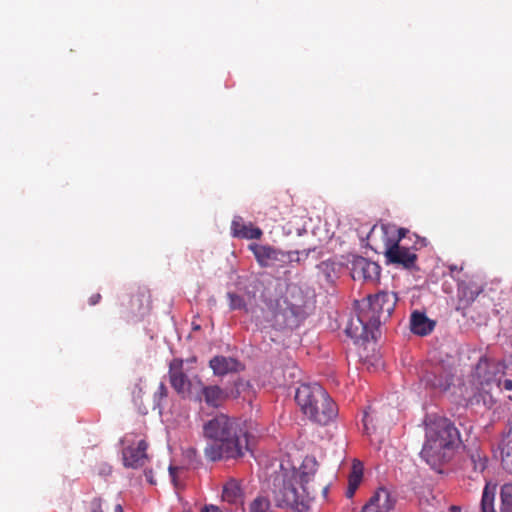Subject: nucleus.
<instances>
[{
	"mask_svg": "<svg viewBox=\"0 0 512 512\" xmlns=\"http://www.w3.org/2000/svg\"><path fill=\"white\" fill-rule=\"evenodd\" d=\"M318 463L313 456H306L296 469L289 461L280 465L271 483V493L277 507L290 508L295 512H308L310 495L316 489L313 480Z\"/></svg>",
	"mask_w": 512,
	"mask_h": 512,
	"instance_id": "obj_1",
	"label": "nucleus"
},
{
	"mask_svg": "<svg viewBox=\"0 0 512 512\" xmlns=\"http://www.w3.org/2000/svg\"><path fill=\"white\" fill-rule=\"evenodd\" d=\"M203 438L207 441L204 456L211 462L243 458L249 451V433L235 417L217 413L203 423Z\"/></svg>",
	"mask_w": 512,
	"mask_h": 512,
	"instance_id": "obj_2",
	"label": "nucleus"
},
{
	"mask_svg": "<svg viewBox=\"0 0 512 512\" xmlns=\"http://www.w3.org/2000/svg\"><path fill=\"white\" fill-rule=\"evenodd\" d=\"M370 247L381 252L388 264L406 270H417V251L428 245L426 238L394 224L374 225L368 233Z\"/></svg>",
	"mask_w": 512,
	"mask_h": 512,
	"instance_id": "obj_3",
	"label": "nucleus"
},
{
	"mask_svg": "<svg viewBox=\"0 0 512 512\" xmlns=\"http://www.w3.org/2000/svg\"><path fill=\"white\" fill-rule=\"evenodd\" d=\"M425 443L421 457L433 469L450 461L460 443V433L445 417L429 415L425 419Z\"/></svg>",
	"mask_w": 512,
	"mask_h": 512,
	"instance_id": "obj_4",
	"label": "nucleus"
},
{
	"mask_svg": "<svg viewBox=\"0 0 512 512\" xmlns=\"http://www.w3.org/2000/svg\"><path fill=\"white\" fill-rule=\"evenodd\" d=\"M295 401L302 413L314 423L327 425L338 415V408L327 391L319 384H301Z\"/></svg>",
	"mask_w": 512,
	"mask_h": 512,
	"instance_id": "obj_5",
	"label": "nucleus"
},
{
	"mask_svg": "<svg viewBox=\"0 0 512 512\" xmlns=\"http://www.w3.org/2000/svg\"><path fill=\"white\" fill-rule=\"evenodd\" d=\"M505 364L502 361L482 356L475 365L469 382L474 389L471 402L477 404L483 403L486 407H491L495 400L493 390L500 388V378L505 372Z\"/></svg>",
	"mask_w": 512,
	"mask_h": 512,
	"instance_id": "obj_6",
	"label": "nucleus"
},
{
	"mask_svg": "<svg viewBox=\"0 0 512 512\" xmlns=\"http://www.w3.org/2000/svg\"><path fill=\"white\" fill-rule=\"evenodd\" d=\"M397 301L398 298L395 293L382 291L373 296H368L367 300L363 301L360 306L371 318L374 327L379 328L382 323H385L391 317Z\"/></svg>",
	"mask_w": 512,
	"mask_h": 512,
	"instance_id": "obj_7",
	"label": "nucleus"
},
{
	"mask_svg": "<svg viewBox=\"0 0 512 512\" xmlns=\"http://www.w3.org/2000/svg\"><path fill=\"white\" fill-rule=\"evenodd\" d=\"M345 331L356 342L376 340L379 334L378 327H374L373 321L360 305L357 315L349 320Z\"/></svg>",
	"mask_w": 512,
	"mask_h": 512,
	"instance_id": "obj_8",
	"label": "nucleus"
},
{
	"mask_svg": "<svg viewBox=\"0 0 512 512\" xmlns=\"http://www.w3.org/2000/svg\"><path fill=\"white\" fill-rule=\"evenodd\" d=\"M183 360L175 358L169 364V382L172 388L183 397H192L196 388L197 381L195 378L189 380L184 373Z\"/></svg>",
	"mask_w": 512,
	"mask_h": 512,
	"instance_id": "obj_9",
	"label": "nucleus"
},
{
	"mask_svg": "<svg viewBox=\"0 0 512 512\" xmlns=\"http://www.w3.org/2000/svg\"><path fill=\"white\" fill-rule=\"evenodd\" d=\"M197 388L193 394L196 401L205 402L212 408L221 407L229 397L228 389H223L218 385H205L199 377H195Z\"/></svg>",
	"mask_w": 512,
	"mask_h": 512,
	"instance_id": "obj_10",
	"label": "nucleus"
},
{
	"mask_svg": "<svg viewBox=\"0 0 512 512\" xmlns=\"http://www.w3.org/2000/svg\"><path fill=\"white\" fill-rule=\"evenodd\" d=\"M381 268L373 261L362 256H352L350 261V274L353 280L375 282L380 277Z\"/></svg>",
	"mask_w": 512,
	"mask_h": 512,
	"instance_id": "obj_11",
	"label": "nucleus"
},
{
	"mask_svg": "<svg viewBox=\"0 0 512 512\" xmlns=\"http://www.w3.org/2000/svg\"><path fill=\"white\" fill-rule=\"evenodd\" d=\"M488 457L486 453L477 446L467 449L466 457L463 459V469L470 479H477L487 468Z\"/></svg>",
	"mask_w": 512,
	"mask_h": 512,
	"instance_id": "obj_12",
	"label": "nucleus"
},
{
	"mask_svg": "<svg viewBox=\"0 0 512 512\" xmlns=\"http://www.w3.org/2000/svg\"><path fill=\"white\" fill-rule=\"evenodd\" d=\"M396 497L384 487L378 488L360 512H390L394 509Z\"/></svg>",
	"mask_w": 512,
	"mask_h": 512,
	"instance_id": "obj_13",
	"label": "nucleus"
},
{
	"mask_svg": "<svg viewBox=\"0 0 512 512\" xmlns=\"http://www.w3.org/2000/svg\"><path fill=\"white\" fill-rule=\"evenodd\" d=\"M148 443L145 440L138 441L137 445H130L123 449V464L127 468L137 469L145 465L148 460Z\"/></svg>",
	"mask_w": 512,
	"mask_h": 512,
	"instance_id": "obj_14",
	"label": "nucleus"
},
{
	"mask_svg": "<svg viewBox=\"0 0 512 512\" xmlns=\"http://www.w3.org/2000/svg\"><path fill=\"white\" fill-rule=\"evenodd\" d=\"M483 290L484 284L482 282L470 281L461 283L458 288L457 310H462V314L465 316V309L476 300Z\"/></svg>",
	"mask_w": 512,
	"mask_h": 512,
	"instance_id": "obj_15",
	"label": "nucleus"
},
{
	"mask_svg": "<svg viewBox=\"0 0 512 512\" xmlns=\"http://www.w3.org/2000/svg\"><path fill=\"white\" fill-rule=\"evenodd\" d=\"M249 249L253 252L258 264L261 267L272 266L276 261H279L281 252L269 245L250 244Z\"/></svg>",
	"mask_w": 512,
	"mask_h": 512,
	"instance_id": "obj_16",
	"label": "nucleus"
},
{
	"mask_svg": "<svg viewBox=\"0 0 512 512\" xmlns=\"http://www.w3.org/2000/svg\"><path fill=\"white\" fill-rule=\"evenodd\" d=\"M209 366L217 376L238 372L243 369L242 364L235 358L215 356L209 361Z\"/></svg>",
	"mask_w": 512,
	"mask_h": 512,
	"instance_id": "obj_17",
	"label": "nucleus"
},
{
	"mask_svg": "<svg viewBox=\"0 0 512 512\" xmlns=\"http://www.w3.org/2000/svg\"><path fill=\"white\" fill-rule=\"evenodd\" d=\"M232 235L241 239H260L262 236V230L258 227H254L252 223H245L243 218L235 216L231 223Z\"/></svg>",
	"mask_w": 512,
	"mask_h": 512,
	"instance_id": "obj_18",
	"label": "nucleus"
},
{
	"mask_svg": "<svg viewBox=\"0 0 512 512\" xmlns=\"http://www.w3.org/2000/svg\"><path fill=\"white\" fill-rule=\"evenodd\" d=\"M222 500L229 504H243L244 501V491L241 486V481L230 478L228 479L222 488Z\"/></svg>",
	"mask_w": 512,
	"mask_h": 512,
	"instance_id": "obj_19",
	"label": "nucleus"
},
{
	"mask_svg": "<svg viewBox=\"0 0 512 512\" xmlns=\"http://www.w3.org/2000/svg\"><path fill=\"white\" fill-rule=\"evenodd\" d=\"M411 331L414 334L425 336L431 333L434 329V322L421 312H413L411 315Z\"/></svg>",
	"mask_w": 512,
	"mask_h": 512,
	"instance_id": "obj_20",
	"label": "nucleus"
},
{
	"mask_svg": "<svg viewBox=\"0 0 512 512\" xmlns=\"http://www.w3.org/2000/svg\"><path fill=\"white\" fill-rule=\"evenodd\" d=\"M363 479V465L360 461L354 460L351 467V472L348 476V488L346 497L352 498L361 484Z\"/></svg>",
	"mask_w": 512,
	"mask_h": 512,
	"instance_id": "obj_21",
	"label": "nucleus"
},
{
	"mask_svg": "<svg viewBox=\"0 0 512 512\" xmlns=\"http://www.w3.org/2000/svg\"><path fill=\"white\" fill-rule=\"evenodd\" d=\"M424 381L433 389H437L439 391H446L452 384V376L448 374H443L442 372L437 374L435 371L426 374V376L424 377Z\"/></svg>",
	"mask_w": 512,
	"mask_h": 512,
	"instance_id": "obj_22",
	"label": "nucleus"
},
{
	"mask_svg": "<svg viewBox=\"0 0 512 512\" xmlns=\"http://www.w3.org/2000/svg\"><path fill=\"white\" fill-rule=\"evenodd\" d=\"M496 494V485L491 482H486L483 489L481 499V511L482 512H496L494 508V499Z\"/></svg>",
	"mask_w": 512,
	"mask_h": 512,
	"instance_id": "obj_23",
	"label": "nucleus"
},
{
	"mask_svg": "<svg viewBox=\"0 0 512 512\" xmlns=\"http://www.w3.org/2000/svg\"><path fill=\"white\" fill-rule=\"evenodd\" d=\"M150 296L145 291H138L132 295L130 300V310L132 313H141L149 305Z\"/></svg>",
	"mask_w": 512,
	"mask_h": 512,
	"instance_id": "obj_24",
	"label": "nucleus"
},
{
	"mask_svg": "<svg viewBox=\"0 0 512 512\" xmlns=\"http://www.w3.org/2000/svg\"><path fill=\"white\" fill-rule=\"evenodd\" d=\"M501 512H512V481L501 486Z\"/></svg>",
	"mask_w": 512,
	"mask_h": 512,
	"instance_id": "obj_25",
	"label": "nucleus"
},
{
	"mask_svg": "<svg viewBox=\"0 0 512 512\" xmlns=\"http://www.w3.org/2000/svg\"><path fill=\"white\" fill-rule=\"evenodd\" d=\"M248 512H272L267 497L257 496L248 506Z\"/></svg>",
	"mask_w": 512,
	"mask_h": 512,
	"instance_id": "obj_26",
	"label": "nucleus"
},
{
	"mask_svg": "<svg viewBox=\"0 0 512 512\" xmlns=\"http://www.w3.org/2000/svg\"><path fill=\"white\" fill-rule=\"evenodd\" d=\"M250 388H251V385L248 381L239 379L234 382L233 388H231L230 390L228 389L229 397L236 399V398L240 397L243 393L250 392Z\"/></svg>",
	"mask_w": 512,
	"mask_h": 512,
	"instance_id": "obj_27",
	"label": "nucleus"
},
{
	"mask_svg": "<svg viewBox=\"0 0 512 512\" xmlns=\"http://www.w3.org/2000/svg\"><path fill=\"white\" fill-rule=\"evenodd\" d=\"M227 298L229 300V308L231 310L246 309V301L242 296L233 292H228Z\"/></svg>",
	"mask_w": 512,
	"mask_h": 512,
	"instance_id": "obj_28",
	"label": "nucleus"
},
{
	"mask_svg": "<svg viewBox=\"0 0 512 512\" xmlns=\"http://www.w3.org/2000/svg\"><path fill=\"white\" fill-rule=\"evenodd\" d=\"M502 465L505 470L512 473V445L510 444L502 451Z\"/></svg>",
	"mask_w": 512,
	"mask_h": 512,
	"instance_id": "obj_29",
	"label": "nucleus"
},
{
	"mask_svg": "<svg viewBox=\"0 0 512 512\" xmlns=\"http://www.w3.org/2000/svg\"><path fill=\"white\" fill-rule=\"evenodd\" d=\"M167 396H168V389H167L166 385L163 382H161L158 386L157 391L154 393L155 406L160 408L162 400L167 398Z\"/></svg>",
	"mask_w": 512,
	"mask_h": 512,
	"instance_id": "obj_30",
	"label": "nucleus"
},
{
	"mask_svg": "<svg viewBox=\"0 0 512 512\" xmlns=\"http://www.w3.org/2000/svg\"><path fill=\"white\" fill-rule=\"evenodd\" d=\"M91 512H103L102 500L100 498H93L90 502Z\"/></svg>",
	"mask_w": 512,
	"mask_h": 512,
	"instance_id": "obj_31",
	"label": "nucleus"
},
{
	"mask_svg": "<svg viewBox=\"0 0 512 512\" xmlns=\"http://www.w3.org/2000/svg\"><path fill=\"white\" fill-rule=\"evenodd\" d=\"M372 423V418L369 414L368 411H364V416H363V426H364V430L367 434H369V430H370V427L369 425Z\"/></svg>",
	"mask_w": 512,
	"mask_h": 512,
	"instance_id": "obj_32",
	"label": "nucleus"
},
{
	"mask_svg": "<svg viewBox=\"0 0 512 512\" xmlns=\"http://www.w3.org/2000/svg\"><path fill=\"white\" fill-rule=\"evenodd\" d=\"M179 470H180L179 467H175V466H170L169 467V474L171 476V479H172L174 485H177L176 476H177V473H178Z\"/></svg>",
	"mask_w": 512,
	"mask_h": 512,
	"instance_id": "obj_33",
	"label": "nucleus"
},
{
	"mask_svg": "<svg viewBox=\"0 0 512 512\" xmlns=\"http://www.w3.org/2000/svg\"><path fill=\"white\" fill-rule=\"evenodd\" d=\"M100 299H101V295H100L99 293H95V294H93V295H91V296L89 297L88 302H89V304H90L91 306H94V305H96L97 303H99Z\"/></svg>",
	"mask_w": 512,
	"mask_h": 512,
	"instance_id": "obj_34",
	"label": "nucleus"
},
{
	"mask_svg": "<svg viewBox=\"0 0 512 512\" xmlns=\"http://www.w3.org/2000/svg\"><path fill=\"white\" fill-rule=\"evenodd\" d=\"M144 474H145V477H146L147 481H148L150 484H152V485H153V484H155V480H154V478H153V472H152V470H145Z\"/></svg>",
	"mask_w": 512,
	"mask_h": 512,
	"instance_id": "obj_35",
	"label": "nucleus"
},
{
	"mask_svg": "<svg viewBox=\"0 0 512 512\" xmlns=\"http://www.w3.org/2000/svg\"><path fill=\"white\" fill-rule=\"evenodd\" d=\"M498 389L501 390V387ZM502 389L509 390V391L512 390V380H510V379L504 380V382L502 383Z\"/></svg>",
	"mask_w": 512,
	"mask_h": 512,
	"instance_id": "obj_36",
	"label": "nucleus"
},
{
	"mask_svg": "<svg viewBox=\"0 0 512 512\" xmlns=\"http://www.w3.org/2000/svg\"><path fill=\"white\" fill-rule=\"evenodd\" d=\"M449 511L450 512H461L462 509L460 506H457V505H451L450 508H449Z\"/></svg>",
	"mask_w": 512,
	"mask_h": 512,
	"instance_id": "obj_37",
	"label": "nucleus"
},
{
	"mask_svg": "<svg viewBox=\"0 0 512 512\" xmlns=\"http://www.w3.org/2000/svg\"><path fill=\"white\" fill-rule=\"evenodd\" d=\"M209 510H210V512H222V510L218 506H215V505H209Z\"/></svg>",
	"mask_w": 512,
	"mask_h": 512,
	"instance_id": "obj_38",
	"label": "nucleus"
},
{
	"mask_svg": "<svg viewBox=\"0 0 512 512\" xmlns=\"http://www.w3.org/2000/svg\"><path fill=\"white\" fill-rule=\"evenodd\" d=\"M449 269H450V271H451V272H453V271H458V270H462V268L458 269V267H457L456 265H451V266H449Z\"/></svg>",
	"mask_w": 512,
	"mask_h": 512,
	"instance_id": "obj_39",
	"label": "nucleus"
},
{
	"mask_svg": "<svg viewBox=\"0 0 512 512\" xmlns=\"http://www.w3.org/2000/svg\"><path fill=\"white\" fill-rule=\"evenodd\" d=\"M115 512H123V508H122V506L120 504H117L115 506Z\"/></svg>",
	"mask_w": 512,
	"mask_h": 512,
	"instance_id": "obj_40",
	"label": "nucleus"
},
{
	"mask_svg": "<svg viewBox=\"0 0 512 512\" xmlns=\"http://www.w3.org/2000/svg\"><path fill=\"white\" fill-rule=\"evenodd\" d=\"M200 512H210L209 505L204 506Z\"/></svg>",
	"mask_w": 512,
	"mask_h": 512,
	"instance_id": "obj_41",
	"label": "nucleus"
}]
</instances>
